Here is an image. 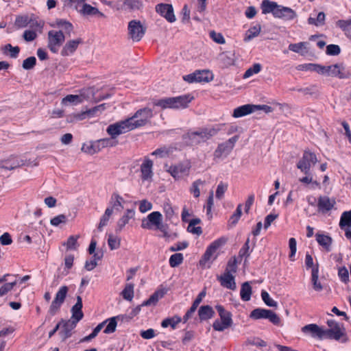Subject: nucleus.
Here are the masks:
<instances>
[{"label": "nucleus", "mask_w": 351, "mask_h": 351, "mask_svg": "<svg viewBox=\"0 0 351 351\" xmlns=\"http://www.w3.org/2000/svg\"><path fill=\"white\" fill-rule=\"evenodd\" d=\"M131 119H125L118 121L115 123L110 125L106 130L107 133L114 139L122 134H125L128 132L132 131L134 129L131 124Z\"/></svg>", "instance_id": "f257e3e1"}, {"label": "nucleus", "mask_w": 351, "mask_h": 351, "mask_svg": "<svg viewBox=\"0 0 351 351\" xmlns=\"http://www.w3.org/2000/svg\"><path fill=\"white\" fill-rule=\"evenodd\" d=\"M153 117V111L151 108H143L138 110L131 119V124L134 129L145 125Z\"/></svg>", "instance_id": "f03ea898"}, {"label": "nucleus", "mask_w": 351, "mask_h": 351, "mask_svg": "<svg viewBox=\"0 0 351 351\" xmlns=\"http://www.w3.org/2000/svg\"><path fill=\"white\" fill-rule=\"evenodd\" d=\"M317 162L316 155L308 151L304 152L302 157L298 162L296 167L304 173H308L311 171V165Z\"/></svg>", "instance_id": "7ed1b4c3"}, {"label": "nucleus", "mask_w": 351, "mask_h": 351, "mask_svg": "<svg viewBox=\"0 0 351 351\" xmlns=\"http://www.w3.org/2000/svg\"><path fill=\"white\" fill-rule=\"evenodd\" d=\"M65 36L62 30H51L48 32V48L53 53H57L64 42Z\"/></svg>", "instance_id": "20e7f679"}, {"label": "nucleus", "mask_w": 351, "mask_h": 351, "mask_svg": "<svg viewBox=\"0 0 351 351\" xmlns=\"http://www.w3.org/2000/svg\"><path fill=\"white\" fill-rule=\"evenodd\" d=\"M128 35L134 42L140 41L145 34L146 28L138 20H132L128 23Z\"/></svg>", "instance_id": "39448f33"}, {"label": "nucleus", "mask_w": 351, "mask_h": 351, "mask_svg": "<svg viewBox=\"0 0 351 351\" xmlns=\"http://www.w3.org/2000/svg\"><path fill=\"white\" fill-rule=\"evenodd\" d=\"M239 136L235 135L228 141L218 145L214 152V157L220 158L222 156H227L234 149L235 143L239 140Z\"/></svg>", "instance_id": "423d86ee"}, {"label": "nucleus", "mask_w": 351, "mask_h": 351, "mask_svg": "<svg viewBox=\"0 0 351 351\" xmlns=\"http://www.w3.org/2000/svg\"><path fill=\"white\" fill-rule=\"evenodd\" d=\"M162 215L158 211H154L148 215L147 218L143 219L141 227L144 229L151 230L155 227L156 229H162Z\"/></svg>", "instance_id": "0eeeda50"}, {"label": "nucleus", "mask_w": 351, "mask_h": 351, "mask_svg": "<svg viewBox=\"0 0 351 351\" xmlns=\"http://www.w3.org/2000/svg\"><path fill=\"white\" fill-rule=\"evenodd\" d=\"M69 288L66 286H62L60 288L56 294L55 298L52 301L49 309V313L51 315H56L60 310L62 304L64 303Z\"/></svg>", "instance_id": "6e6552de"}, {"label": "nucleus", "mask_w": 351, "mask_h": 351, "mask_svg": "<svg viewBox=\"0 0 351 351\" xmlns=\"http://www.w3.org/2000/svg\"><path fill=\"white\" fill-rule=\"evenodd\" d=\"M219 128L214 126L202 127L197 128L195 132L199 144L205 143L211 139L213 136H216L219 131Z\"/></svg>", "instance_id": "1a4fd4ad"}, {"label": "nucleus", "mask_w": 351, "mask_h": 351, "mask_svg": "<svg viewBox=\"0 0 351 351\" xmlns=\"http://www.w3.org/2000/svg\"><path fill=\"white\" fill-rule=\"evenodd\" d=\"M250 317L255 319H268L276 325L279 324L280 322V319L278 315L268 309L256 308L251 312Z\"/></svg>", "instance_id": "9d476101"}, {"label": "nucleus", "mask_w": 351, "mask_h": 351, "mask_svg": "<svg viewBox=\"0 0 351 351\" xmlns=\"http://www.w3.org/2000/svg\"><path fill=\"white\" fill-rule=\"evenodd\" d=\"M328 76L339 79H348L351 77V70L346 69L343 63L328 66Z\"/></svg>", "instance_id": "9b49d317"}, {"label": "nucleus", "mask_w": 351, "mask_h": 351, "mask_svg": "<svg viewBox=\"0 0 351 351\" xmlns=\"http://www.w3.org/2000/svg\"><path fill=\"white\" fill-rule=\"evenodd\" d=\"M327 324L329 329L324 330L325 338L339 340L344 335L339 324L335 320H328Z\"/></svg>", "instance_id": "f8f14e48"}, {"label": "nucleus", "mask_w": 351, "mask_h": 351, "mask_svg": "<svg viewBox=\"0 0 351 351\" xmlns=\"http://www.w3.org/2000/svg\"><path fill=\"white\" fill-rule=\"evenodd\" d=\"M156 12L164 17L168 22L173 23L176 21L173 7L171 4L158 3L156 5Z\"/></svg>", "instance_id": "ddd939ff"}, {"label": "nucleus", "mask_w": 351, "mask_h": 351, "mask_svg": "<svg viewBox=\"0 0 351 351\" xmlns=\"http://www.w3.org/2000/svg\"><path fill=\"white\" fill-rule=\"evenodd\" d=\"M153 166V161L148 156H145L140 167L141 178L143 181H151L152 180L154 176Z\"/></svg>", "instance_id": "4468645a"}, {"label": "nucleus", "mask_w": 351, "mask_h": 351, "mask_svg": "<svg viewBox=\"0 0 351 351\" xmlns=\"http://www.w3.org/2000/svg\"><path fill=\"white\" fill-rule=\"evenodd\" d=\"M225 241H222V239L215 241L206 249L203 256L200 259L199 264L201 267H206V263L210 260L212 256L216 252L217 250L223 243Z\"/></svg>", "instance_id": "2eb2a0df"}, {"label": "nucleus", "mask_w": 351, "mask_h": 351, "mask_svg": "<svg viewBox=\"0 0 351 351\" xmlns=\"http://www.w3.org/2000/svg\"><path fill=\"white\" fill-rule=\"evenodd\" d=\"M217 278L222 287L233 291L237 289L234 276L232 274L224 272L223 274L218 276Z\"/></svg>", "instance_id": "dca6fc26"}, {"label": "nucleus", "mask_w": 351, "mask_h": 351, "mask_svg": "<svg viewBox=\"0 0 351 351\" xmlns=\"http://www.w3.org/2000/svg\"><path fill=\"white\" fill-rule=\"evenodd\" d=\"M76 299V303L72 306L71 310L72 315L70 320L77 324L83 318L84 313L82 311L83 306L82 298L80 295H77Z\"/></svg>", "instance_id": "f3484780"}, {"label": "nucleus", "mask_w": 351, "mask_h": 351, "mask_svg": "<svg viewBox=\"0 0 351 351\" xmlns=\"http://www.w3.org/2000/svg\"><path fill=\"white\" fill-rule=\"evenodd\" d=\"M60 323L62 324V326L59 335L62 340H65L71 336V332L76 327L77 323L70 319H62Z\"/></svg>", "instance_id": "a211bd4d"}, {"label": "nucleus", "mask_w": 351, "mask_h": 351, "mask_svg": "<svg viewBox=\"0 0 351 351\" xmlns=\"http://www.w3.org/2000/svg\"><path fill=\"white\" fill-rule=\"evenodd\" d=\"M302 331L304 333H311L313 337H317L320 339L325 338L324 329L315 324H311L304 326L302 328Z\"/></svg>", "instance_id": "6ab92c4d"}, {"label": "nucleus", "mask_w": 351, "mask_h": 351, "mask_svg": "<svg viewBox=\"0 0 351 351\" xmlns=\"http://www.w3.org/2000/svg\"><path fill=\"white\" fill-rule=\"evenodd\" d=\"M83 43L82 38H77L75 40H71L66 43L61 51L62 56H68L73 54L77 49L80 44Z\"/></svg>", "instance_id": "aec40b11"}, {"label": "nucleus", "mask_w": 351, "mask_h": 351, "mask_svg": "<svg viewBox=\"0 0 351 351\" xmlns=\"http://www.w3.org/2000/svg\"><path fill=\"white\" fill-rule=\"evenodd\" d=\"M336 204L335 199H330L328 196H320L318 198L317 206L319 210L323 213L330 211Z\"/></svg>", "instance_id": "412c9836"}, {"label": "nucleus", "mask_w": 351, "mask_h": 351, "mask_svg": "<svg viewBox=\"0 0 351 351\" xmlns=\"http://www.w3.org/2000/svg\"><path fill=\"white\" fill-rule=\"evenodd\" d=\"M274 16L291 20L296 16L295 12L291 8L278 5Z\"/></svg>", "instance_id": "4be33fe9"}, {"label": "nucleus", "mask_w": 351, "mask_h": 351, "mask_svg": "<svg viewBox=\"0 0 351 351\" xmlns=\"http://www.w3.org/2000/svg\"><path fill=\"white\" fill-rule=\"evenodd\" d=\"M23 160H19L17 158H10L6 160L0 161V168L6 170H12L21 166L25 165Z\"/></svg>", "instance_id": "5701e85b"}, {"label": "nucleus", "mask_w": 351, "mask_h": 351, "mask_svg": "<svg viewBox=\"0 0 351 351\" xmlns=\"http://www.w3.org/2000/svg\"><path fill=\"white\" fill-rule=\"evenodd\" d=\"M256 105L246 104L239 106L234 110L232 116L239 118L250 114L256 110Z\"/></svg>", "instance_id": "b1692460"}, {"label": "nucleus", "mask_w": 351, "mask_h": 351, "mask_svg": "<svg viewBox=\"0 0 351 351\" xmlns=\"http://www.w3.org/2000/svg\"><path fill=\"white\" fill-rule=\"evenodd\" d=\"M182 144L186 146L199 145L194 131L189 130L182 136Z\"/></svg>", "instance_id": "393cba45"}, {"label": "nucleus", "mask_w": 351, "mask_h": 351, "mask_svg": "<svg viewBox=\"0 0 351 351\" xmlns=\"http://www.w3.org/2000/svg\"><path fill=\"white\" fill-rule=\"evenodd\" d=\"M153 104L156 106H159L162 109L175 108H176V97H167L153 101Z\"/></svg>", "instance_id": "a878e982"}, {"label": "nucleus", "mask_w": 351, "mask_h": 351, "mask_svg": "<svg viewBox=\"0 0 351 351\" xmlns=\"http://www.w3.org/2000/svg\"><path fill=\"white\" fill-rule=\"evenodd\" d=\"M52 26H56L57 27L60 28V30H62V32H64V33L69 36H71V33L73 30V25L70 22L64 19H57L55 21V25H52Z\"/></svg>", "instance_id": "bb28decb"}, {"label": "nucleus", "mask_w": 351, "mask_h": 351, "mask_svg": "<svg viewBox=\"0 0 351 351\" xmlns=\"http://www.w3.org/2000/svg\"><path fill=\"white\" fill-rule=\"evenodd\" d=\"M216 309L220 317V319L218 320L232 326L233 323L232 314L229 311H226L225 308L221 305L216 306Z\"/></svg>", "instance_id": "cd10ccee"}, {"label": "nucleus", "mask_w": 351, "mask_h": 351, "mask_svg": "<svg viewBox=\"0 0 351 351\" xmlns=\"http://www.w3.org/2000/svg\"><path fill=\"white\" fill-rule=\"evenodd\" d=\"M174 152V147H162L156 149L155 151L151 153L152 156H158L160 158H167L173 155Z\"/></svg>", "instance_id": "c85d7f7f"}, {"label": "nucleus", "mask_w": 351, "mask_h": 351, "mask_svg": "<svg viewBox=\"0 0 351 351\" xmlns=\"http://www.w3.org/2000/svg\"><path fill=\"white\" fill-rule=\"evenodd\" d=\"M134 211L132 209H128L123 217L117 222V232H120L123 227L129 222V220L134 217Z\"/></svg>", "instance_id": "c756f323"}, {"label": "nucleus", "mask_w": 351, "mask_h": 351, "mask_svg": "<svg viewBox=\"0 0 351 351\" xmlns=\"http://www.w3.org/2000/svg\"><path fill=\"white\" fill-rule=\"evenodd\" d=\"M319 277V267L318 265L315 266L311 271V282L313 288L315 291H321L323 289V286L318 280Z\"/></svg>", "instance_id": "7c9ffc66"}, {"label": "nucleus", "mask_w": 351, "mask_h": 351, "mask_svg": "<svg viewBox=\"0 0 351 351\" xmlns=\"http://www.w3.org/2000/svg\"><path fill=\"white\" fill-rule=\"evenodd\" d=\"M278 6V5L276 2L269 0H263L261 5L263 14L272 13L274 16Z\"/></svg>", "instance_id": "2f4dec72"}, {"label": "nucleus", "mask_w": 351, "mask_h": 351, "mask_svg": "<svg viewBox=\"0 0 351 351\" xmlns=\"http://www.w3.org/2000/svg\"><path fill=\"white\" fill-rule=\"evenodd\" d=\"M195 73L197 82H209L213 79V73L208 70H197Z\"/></svg>", "instance_id": "473e14b6"}, {"label": "nucleus", "mask_w": 351, "mask_h": 351, "mask_svg": "<svg viewBox=\"0 0 351 351\" xmlns=\"http://www.w3.org/2000/svg\"><path fill=\"white\" fill-rule=\"evenodd\" d=\"M215 312L209 305L202 306L198 311V315L201 321L211 318Z\"/></svg>", "instance_id": "72a5a7b5"}, {"label": "nucleus", "mask_w": 351, "mask_h": 351, "mask_svg": "<svg viewBox=\"0 0 351 351\" xmlns=\"http://www.w3.org/2000/svg\"><path fill=\"white\" fill-rule=\"evenodd\" d=\"M252 293V287L249 282H245L241 285L240 296L243 301L247 302L250 300Z\"/></svg>", "instance_id": "f704fd0d"}, {"label": "nucleus", "mask_w": 351, "mask_h": 351, "mask_svg": "<svg viewBox=\"0 0 351 351\" xmlns=\"http://www.w3.org/2000/svg\"><path fill=\"white\" fill-rule=\"evenodd\" d=\"M316 240L317 243L322 245L327 252H330L331 250L332 239L329 236L317 234Z\"/></svg>", "instance_id": "c9c22d12"}, {"label": "nucleus", "mask_w": 351, "mask_h": 351, "mask_svg": "<svg viewBox=\"0 0 351 351\" xmlns=\"http://www.w3.org/2000/svg\"><path fill=\"white\" fill-rule=\"evenodd\" d=\"M194 99V97L192 94H186L177 97V109L179 108H186Z\"/></svg>", "instance_id": "e433bc0d"}, {"label": "nucleus", "mask_w": 351, "mask_h": 351, "mask_svg": "<svg viewBox=\"0 0 351 351\" xmlns=\"http://www.w3.org/2000/svg\"><path fill=\"white\" fill-rule=\"evenodd\" d=\"M165 294L163 291L159 290L155 291L147 300L142 303V306H154L158 302L159 299L162 298Z\"/></svg>", "instance_id": "4c0bfd02"}, {"label": "nucleus", "mask_w": 351, "mask_h": 351, "mask_svg": "<svg viewBox=\"0 0 351 351\" xmlns=\"http://www.w3.org/2000/svg\"><path fill=\"white\" fill-rule=\"evenodd\" d=\"M200 223L201 220L199 218L193 219L192 221H190L188 225L187 231L192 234L199 236L202 233V229L200 226H195L199 224Z\"/></svg>", "instance_id": "58836bf2"}, {"label": "nucleus", "mask_w": 351, "mask_h": 351, "mask_svg": "<svg viewBox=\"0 0 351 351\" xmlns=\"http://www.w3.org/2000/svg\"><path fill=\"white\" fill-rule=\"evenodd\" d=\"M191 167L189 160H184L180 162L177 166V174L180 173L181 176H188Z\"/></svg>", "instance_id": "ea45409f"}, {"label": "nucleus", "mask_w": 351, "mask_h": 351, "mask_svg": "<svg viewBox=\"0 0 351 351\" xmlns=\"http://www.w3.org/2000/svg\"><path fill=\"white\" fill-rule=\"evenodd\" d=\"M83 101V97L77 95H68L62 99V105H67L69 104L77 105Z\"/></svg>", "instance_id": "a19ab883"}, {"label": "nucleus", "mask_w": 351, "mask_h": 351, "mask_svg": "<svg viewBox=\"0 0 351 351\" xmlns=\"http://www.w3.org/2000/svg\"><path fill=\"white\" fill-rule=\"evenodd\" d=\"M95 142L98 148H99V151L104 147H114L118 144V141L117 140H114L111 136L110 138L97 140Z\"/></svg>", "instance_id": "79ce46f5"}, {"label": "nucleus", "mask_w": 351, "mask_h": 351, "mask_svg": "<svg viewBox=\"0 0 351 351\" xmlns=\"http://www.w3.org/2000/svg\"><path fill=\"white\" fill-rule=\"evenodd\" d=\"M102 256H103V253L99 254V253L97 252V253L93 254L92 259L90 261H86L84 268L87 271H92L97 265V261L100 260L102 258Z\"/></svg>", "instance_id": "37998d69"}, {"label": "nucleus", "mask_w": 351, "mask_h": 351, "mask_svg": "<svg viewBox=\"0 0 351 351\" xmlns=\"http://www.w3.org/2000/svg\"><path fill=\"white\" fill-rule=\"evenodd\" d=\"M105 106V104H102L99 106H95L90 109L83 111L82 112V113H84V119L86 117H93L100 114L102 111H104L106 108Z\"/></svg>", "instance_id": "c03bdc74"}, {"label": "nucleus", "mask_w": 351, "mask_h": 351, "mask_svg": "<svg viewBox=\"0 0 351 351\" xmlns=\"http://www.w3.org/2000/svg\"><path fill=\"white\" fill-rule=\"evenodd\" d=\"M113 213V209L112 208H107L105 210L104 214L102 215V217L100 219L99 223L98 225V230L99 231L102 230V228L107 226L108 222L111 217V215Z\"/></svg>", "instance_id": "a18cd8bd"}, {"label": "nucleus", "mask_w": 351, "mask_h": 351, "mask_svg": "<svg viewBox=\"0 0 351 351\" xmlns=\"http://www.w3.org/2000/svg\"><path fill=\"white\" fill-rule=\"evenodd\" d=\"M141 5V0H125L123 2V9L129 11L138 10Z\"/></svg>", "instance_id": "49530a36"}, {"label": "nucleus", "mask_w": 351, "mask_h": 351, "mask_svg": "<svg viewBox=\"0 0 351 351\" xmlns=\"http://www.w3.org/2000/svg\"><path fill=\"white\" fill-rule=\"evenodd\" d=\"M261 30V25L260 24H256V25L250 27L246 32L244 40L249 41L252 40L253 38L257 36L260 34Z\"/></svg>", "instance_id": "de8ad7c7"}, {"label": "nucleus", "mask_w": 351, "mask_h": 351, "mask_svg": "<svg viewBox=\"0 0 351 351\" xmlns=\"http://www.w3.org/2000/svg\"><path fill=\"white\" fill-rule=\"evenodd\" d=\"M134 287L132 283H128L125 285L124 289L122 291L123 298L128 301H132L134 298Z\"/></svg>", "instance_id": "09e8293b"}, {"label": "nucleus", "mask_w": 351, "mask_h": 351, "mask_svg": "<svg viewBox=\"0 0 351 351\" xmlns=\"http://www.w3.org/2000/svg\"><path fill=\"white\" fill-rule=\"evenodd\" d=\"M326 15L324 12H320L318 13L317 18L315 19L313 17H309L308 19V23L310 25H313L315 26H322L325 23Z\"/></svg>", "instance_id": "8fccbe9b"}, {"label": "nucleus", "mask_w": 351, "mask_h": 351, "mask_svg": "<svg viewBox=\"0 0 351 351\" xmlns=\"http://www.w3.org/2000/svg\"><path fill=\"white\" fill-rule=\"evenodd\" d=\"M119 319V316L112 317L106 319V323L108 322L106 328L104 330V332L106 334H110L114 332L116 330L117 322V319Z\"/></svg>", "instance_id": "3c124183"}, {"label": "nucleus", "mask_w": 351, "mask_h": 351, "mask_svg": "<svg viewBox=\"0 0 351 351\" xmlns=\"http://www.w3.org/2000/svg\"><path fill=\"white\" fill-rule=\"evenodd\" d=\"M337 25L340 27L348 36L351 38V19L348 20H339Z\"/></svg>", "instance_id": "603ef678"}, {"label": "nucleus", "mask_w": 351, "mask_h": 351, "mask_svg": "<svg viewBox=\"0 0 351 351\" xmlns=\"http://www.w3.org/2000/svg\"><path fill=\"white\" fill-rule=\"evenodd\" d=\"M82 151L89 154H94L99 152V148H98L96 142L94 141L89 144H84L82 147Z\"/></svg>", "instance_id": "864d4df0"}, {"label": "nucleus", "mask_w": 351, "mask_h": 351, "mask_svg": "<svg viewBox=\"0 0 351 351\" xmlns=\"http://www.w3.org/2000/svg\"><path fill=\"white\" fill-rule=\"evenodd\" d=\"M80 12L83 15H97L99 13V10L89 4L84 3Z\"/></svg>", "instance_id": "5fc2aeb1"}, {"label": "nucleus", "mask_w": 351, "mask_h": 351, "mask_svg": "<svg viewBox=\"0 0 351 351\" xmlns=\"http://www.w3.org/2000/svg\"><path fill=\"white\" fill-rule=\"evenodd\" d=\"M339 226L341 229L345 226H351V211L344 212L340 219Z\"/></svg>", "instance_id": "6e6d98bb"}, {"label": "nucleus", "mask_w": 351, "mask_h": 351, "mask_svg": "<svg viewBox=\"0 0 351 351\" xmlns=\"http://www.w3.org/2000/svg\"><path fill=\"white\" fill-rule=\"evenodd\" d=\"M237 260L236 257L231 258L227 264L225 272L232 274V275L237 272Z\"/></svg>", "instance_id": "4d7b16f0"}, {"label": "nucleus", "mask_w": 351, "mask_h": 351, "mask_svg": "<svg viewBox=\"0 0 351 351\" xmlns=\"http://www.w3.org/2000/svg\"><path fill=\"white\" fill-rule=\"evenodd\" d=\"M108 244L112 250L118 249L120 247L121 239L118 237H114L112 234H109Z\"/></svg>", "instance_id": "13d9d810"}, {"label": "nucleus", "mask_w": 351, "mask_h": 351, "mask_svg": "<svg viewBox=\"0 0 351 351\" xmlns=\"http://www.w3.org/2000/svg\"><path fill=\"white\" fill-rule=\"evenodd\" d=\"M242 215V204H239L235 212L230 218V223L232 226H235L239 220Z\"/></svg>", "instance_id": "bf43d9fd"}, {"label": "nucleus", "mask_w": 351, "mask_h": 351, "mask_svg": "<svg viewBox=\"0 0 351 351\" xmlns=\"http://www.w3.org/2000/svg\"><path fill=\"white\" fill-rule=\"evenodd\" d=\"M261 70V65L258 63L254 64L252 67L249 68L244 73L243 78L246 79L252 76L253 74L259 73Z\"/></svg>", "instance_id": "052dcab7"}, {"label": "nucleus", "mask_w": 351, "mask_h": 351, "mask_svg": "<svg viewBox=\"0 0 351 351\" xmlns=\"http://www.w3.org/2000/svg\"><path fill=\"white\" fill-rule=\"evenodd\" d=\"M36 64V59L34 56H30L23 60L22 67L25 70L32 69Z\"/></svg>", "instance_id": "680f3d73"}, {"label": "nucleus", "mask_w": 351, "mask_h": 351, "mask_svg": "<svg viewBox=\"0 0 351 351\" xmlns=\"http://www.w3.org/2000/svg\"><path fill=\"white\" fill-rule=\"evenodd\" d=\"M204 182L201 180L195 181L190 189L191 192L193 194L195 197H199L200 195L199 186L203 185Z\"/></svg>", "instance_id": "e2e57ef3"}, {"label": "nucleus", "mask_w": 351, "mask_h": 351, "mask_svg": "<svg viewBox=\"0 0 351 351\" xmlns=\"http://www.w3.org/2000/svg\"><path fill=\"white\" fill-rule=\"evenodd\" d=\"M18 283V280H14L12 282L5 283L0 288V297H2L6 295L9 291H10L13 287Z\"/></svg>", "instance_id": "0e129e2a"}, {"label": "nucleus", "mask_w": 351, "mask_h": 351, "mask_svg": "<svg viewBox=\"0 0 351 351\" xmlns=\"http://www.w3.org/2000/svg\"><path fill=\"white\" fill-rule=\"evenodd\" d=\"M231 325H229L225 322H223L221 321H219L218 319L215 320V322L213 324V328L216 331L222 332L225 330L226 329L229 328L231 327Z\"/></svg>", "instance_id": "69168bd1"}, {"label": "nucleus", "mask_w": 351, "mask_h": 351, "mask_svg": "<svg viewBox=\"0 0 351 351\" xmlns=\"http://www.w3.org/2000/svg\"><path fill=\"white\" fill-rule=\"evenodd\" d=\"M163 210L165 217L167 219L171 220L174 216V210L172 206L168 202H165L163 205Z\"/></svg>", "instance_id": "338daca9"}, {"label": "nucleus", "mask_w": 351, "mask_h": 351, "mask_svg": "<svg viewBox=\"0 0 351 351\" xmlns=\"http://www.w3.org/2000/svg\"><path fill=\"white\" fill-rule=\"evenodd\" d=\"M261 297H262L263 302L268 306H270V307H276L277 306V302L270 298L269 293L267 291H263L261 293Z\"/></svg>", "instance_id": "774afa93"}]
</instances>
